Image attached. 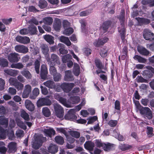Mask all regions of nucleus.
I'll list each match as a JSON object with an SVG mask.
<instances>
[{
	"instance_id": "61",
	"label": "nucleus",
	"mask_w": 154,
	"mask_h": 154,
	"mask_svg": "<svg viewBox=\"0 0 154 154\" xmlns=\"http://www.w3.org/2000/svg\"><path fill=\"white\" fill-rule=\"evenodd\" d=\"M137 82L138 83H147V80L144 79L142 76H138L137 78Z\"/></svg>"
},
{
	"instance_id": "51",
	"label": "nucleus",
	"mask_w": 154,
	"mask_h": 154,
	"mask_svg": "<svg viewBox=\"0 0 154 154\" xmlns=\"http://www.w3.org/2000/svg\"><path fill=\"white\" fill-rule=\"evenodd\" d=\"M142 3L144 5L149 4L150 6H154V0H142Z\"/></svg>"
},
{
	"instance_id": "56",
	"label": "nucleus",
	"mask_w": 154,
	"mask_h": 154,
	"mask_svg": "<svg viewBox=\"0 0 154 154\" xmlns=\"http://www.w3.org/2000/svg\"><path fill=\"white\" fill-rule=\"evenodd\" d=\"M30 24L35 25L36 26L38 24L39 22L38 20L35 17H33L28 21Z\"/></svg>"
},
{
	"instance_id": "30",
	"label": "nucleus",
	"mask_w": 154,
	"mask_h": 154,
	"mask_svg": "<svg viewBox=\"0 0 154 154\" xmlns=\"http://www.w3.org/2000/svg\"><path fill=\"white\" fill-rule=\"evenodd\" d=\"M42 53L45 55H46L48 54L49 49L48 46L46 44H42L40 47Z\"/></svg>"
},
{
	"instance_id": "1",
	"label": "nucleus",
	"mask_w": 154,
	"mask_h": 154,
	"mask_svg": "<svg viewBox=\"0 0 154 154\" xmlns=\"http://www.w3.org/2000/svg\"><path fill=\"white\" fill-rule=\"evenodd\" d=\"M138 109L142 115L145 116L148 119H150L152 118V113L151 110L149 107L141 106Z\"/></svg>"
},
{
	"instance_id": "29",
	"label": "nucleus",
	"mask_w": 154,
	"mask_h": 154,
	"mask_svg": "<svg viewBox=\"0 0 154 154\" xmlns=\"http://www.w3.org/2000/svg\"><path fill=\"white\" fill-rule=\"evenodd\" d=\"M73 72L74 75L78 76L80 73V67L79 65L76 63H74L73 67Z\"/></svg>"
},
{
	"instance_id": "31",
	"label": "nucleus",
	"mask_w": 154,
	"mask_h": 154,
	"mask_svg": "<svg viewBox=\"0 0 154 154\" xmlns=\"http://www.w3.org/2000/svg\"><path fill=\"white\" fill-rule=\"evenodd\" d=\"M132 148L131 145L128 144H121L119 146V148L122 151H125L131 149Z\"/></svg>"
},
{
	"instance_id": "36",
	"label": "nucleus",
	"mask_w": 154,
	"mask_h": 154,
	"mask_svg": "<svg viewBox=\"0 0 154 154\" xmlns=\"http://www.w3.org/2000/svg\"><path fill=\"white\" fill-rule=\"evenodd\" d=\"M44 39L50 45L54 43V37L50 35H45L44 36Z\"/></svg>"
},
{
	"instance_id": "33",
	"label": "nucleus",
	"mask_w": 154,
	"mask_h": 154,
	"mask_svg": "<svg viewBox=\"0 0 154 154\" xmlns=\"http://www.w3.org/2000/svg\"><path fill=\"white\" fill-rule=\"evenodd\" d=\"M95 64L96 66L99 69H102L103 68V65L101 61L98 58H96L95 59Z\"/></svg>"
},
{
	"instance_id": "23",
	"label": "nucleus",
	"mask_w": 154,
	"mask_h": 154,
	"mask_svg": "<svg viewBox=\"0 0 154 154\" xmlns=\"http://www.w3.org/2000/svg\"><path fill=\"white\" fill-rule=\"evenodd\" d=\"M49 152L51 154L56 153L58 150V147L55 145L51 144L48 148Z\"/></svg>"
},
{
	"instance_id": "22",
	"label": "nucleus",
	"mask_w": 154,
	"mask_h": 154,
	"mask_svg": "<svg viewBox=\"0 0 154 154\" xmlns=\"http://www.w3.org/2000/svg\"><path fill=\"white\" fill-rule=\"evenodd\" d=\"M85 148L90 151H92L94 149V143L91 141H86L84 145Z\"/></svg>"
},
{
	"instance_id": "24",
	"label": "nucleus",
	"mask_w": 154,
	"mask_h": 154,
	"mask_svg": "<svg viewBox=\"0 0 154 154\" xmlns=\"http://www.w3.org/2000/svg\"><path fill=\"white\" fill-rule=\"evenodd\" d=\"M103 150L105 151H108L114 149V145L108 143H104L103 147Z\"/></svg>"
},
{
	"instance_id": "55",
	"label": "nucleus",
	"mask_w": 154,
	"mask_h": 154,
	"mask_svg": "<svg viewBox=\"0 0 154 154\" xmlns=\"http://www.w3.org/2000/svg\"><path fill=\"white\" fill-rule=\"evenodd\" d=\"M100 54L102 57L103 58L105 57L107 55L108 51L105 49L102 48L101 49Z\"/></svg>"
},
{
	"instance_id": "49",
	"label": "nucleus",
	"mask_w": 154,
	"mask_h": 154,
	"mask_svg": "<svg viewBox=\"0 0 154 154\" xmlns=\"http://www.w3.org/2000/svg\"><path fill=\"white\" fill-rule=\"evenodd\" d=\"M53 79L55 82L60 81L61 79V75L59 73H56L53 75Z\"/></svg>"
},
{
	"instance_id": "63",
	"label": "nucleus",
	"mask_w": 154,
	"mask_h": 154,
	"mask_svg": "<svg viewBox=\"0 0 154 154\" xmlns=\"http://www.w3.org/2000/svg\"><path fill=\"white\" fill-rule=\"evenodd\" d=\"M8 93L11 95H14L16 94L17 91L14 88L10 87L8 89Z\"/></svg>"
},
{
	"instance_id": "57",
	"label": "nucleus",
	"mask_w": 154,
	"mask_h": 154,
	"mask_svg": "<svg viewBox=\"0 0 154 154\" xmlns=\"http://www.w3.org/2000/svg\"><path fill=\"white\" fill-rule=\"evenodd\" d=\"M93 44L95 46L98 47L100 46L103 45L104 43L103 40L99 39L97 41L95 40L93 43Z\"/></svg>"
},
{
	"instance_id": "7",
	"label": "nucleus",
	"mask_w": 154,
	"mask_h": 154,
	"mask_svg": "<svg viewBox=\"0 0 154 154\" xmlns=\"http://www.w3.org/2000/svg\"><path fill=\"white\" fill-rule=\"evenodd\" d=\"M10 83L15 86L18 90H21L23 89V85L18 82L16 79L11 78L9 80Z\"/></svg>"
},
{
	"instance_id": "21",
	"label": "nucleus",
	"mask_w": 154,
	"mask_h": 154,
	"mask_svg": "<svg viewBox=\"0 0 154 154\" xmlns=\"http://www.w3.org/2000/svg\"><path fill=\"white\" fill-rule=\"evenodd\" d=\"M112 23V22L108 20L104 22L102 24L101 28L104 32H106Z\"/></svg>"
},
{
	"instance_id": "60",
	"label": "nucleus",
	"mask_w": 154,
	"mask_h": 154,
	"mask_svg": "<svg viewBox=\"0 0 154 154\" xmlns=\"http://www.w3.org/2000/svg\"><path fill=\"white\" fill-rule=\"evenodd\" d=\"M58 101L60 103L63 104L66 107H68V105L67 103L66 100V99L61 97L58 99Z\"/></svg>"
},
{
	"instance_id": "5",
	"label": "nucleus",
	"mask_w": 154,
	"mask_h": 154,
	"mask_svg": "<svg viewBox=\"0 0 154 154\" xmlns=\"http://www.w3.org/2000/svg\"><path fill=\"white\" fill-rule=\"evenodd\" d=\"M75 109H70L68 111L67 113L65 115V119L73 121L76 120L77 116L75 115Z\"/></svg>"
},
{
	"instance_id": "32",
	"label": "nucleus",
	"mask_w": 154,
	"mask_h": 154,
	"mask_svg": "<svg viewBox=\"0 0 154 154\" xmlns=\"http://www.w3.org/2000/svg\"><path fill=\"white\" fill-rule=\"evenodd\" d=\"M133 58L135 60L137 61L140 63H145L146 62V59L138 55H135Z\"/></svg>"
},
{
	"instance_id": "40",
	"label": "nucleus",
	"mask_w": 154,
	"mask_h": 154,
	"mask_svg": "<svg viewBox=\"0 0 154 154\" xmlns=\"http://www.w3.org/2000/svg\"><path fill=\"white\" fill-rule=\"evenodd\" d=\"M21 73L27 79H31L32 75L28 70L26 69H24L21 72Z\"/></svg>"
},
{
	"instance_id": "19",
	"label": "nucleus",
	"mask_w": 154,
	"mask_h": 154,
	"mask_svg": "<svg viewBox=\"0 0 154 154\" xmlns=\"http://www.w3.org/2000/svg\"><path fill=\"white\" fill-rule=\"evenodd\" d=\"M137 50L141 55L147 56L149 55V51L145 48L142 46H139L137 48Z\"/></svg>"
},
{
	"instance_id": "64",
	"label": "nucleus",
	"mask_w": 154,
	"mask_h": 154,
	"mask_svg": "<svg viewBox=\"0 0 154 154\" xmlns=\"http://www.w3.org/2000/svg\"><path fill=\"white\" fill-rule=\"evenodd\" d=\"M117 123V120H111L109 121L108 124L111 127H114L116 126Z\"/></svg>"
},
{
	"instance_id": "35",
	"label": "nucleus",
	"mask_w": 154,
	"mask_h": 154,
	"mask_svg": "<svg viewBox=\"0 0 154 154\" xmlns=\"http://www.w3.org/2000/svg\"><path fill=\"white\" fill-rule=\"evenodd\" d=\"M8 120L4 116H0V125H4L7 127L8 125Z\"/></svg>"
},
{
	"instance_id": "50",
	"label": "nucleus",
	"mask_w": 154,
	"mask_h": 154,
	"mask_svg": "<svg viewBox=\"0 0 154 154\" xmlns=\"http://www.w3.org/2000/svg\"><path fill=\"white\" fill-rule=\"evenodd\" d=\"M73 32V29L71 27H69L64 29L63 34L69 36Z\"/></svg>"
},
{
	"instance_id": "38",
	"label": "nucleus",
	"mask_w": 154,
	"mask_h": 154,
	"mask_svg": "<svg viewBox=\"0 0 154 154\" xmlns=\"http://www.w3.org/2000/svg\"><path fill=\"white\" fill-rule=\"evenodd\" d=\"M143 75L147 79H150L153 76L152 74L149 70H145L143 73Z\"/></svg>"
},
{
	"instance_id": "26",
	"label": "nucleus",
	"mask_w": 154,
	"mask_h": 154,
	"mask_svg": "<svg viewBox=\"0 0 154 154\" xmlns=\"http://www.w3.org/2000/svg\"><path fill=\"white\" fill-rule=\"evenodd\" d=\"M50 60L51 63H56L58 64H60V63L59 57L57 55L54 54L51 55V59Z\"/></svg>"
},
{
	"instance_id": "62",
	"label": "nucleus",
	"mask_w": 154,
	"mask_h": 154,
	"mask_svg": "<svg viewBox=\"0 0 154 154\" xmlns=\"http://www.w3.org/2000/svg\"><path fill=\"white\" fill-rule=\"evenodd\" d=\"M28 10L29 12L34 13L38 12L39 11L34 6L32 5L29 6L28 8Z\"/></svg>"
},
{
	"instance_id": "18",
	"label": "nucleus",
	"mask_w": 154,
	"mask_h": 154,
	"mask_svg": "<svg viewBox=\"0 0 154 154\" xmlns=\"http://www.w3.org/2000/svg\"><path fill=\"white\" fill-rule=\"evenodd\" d=\"M61 26V23L60 20L57 18L55 19L53 25L54 29L56 31H59L60 29Z\"/></svg>"
},
{
	"instance_id": "58",
	"label": "nucleus",
	"mask_w": 154,
	"mask_h": 154,
	"mask_svg": "<svg viewBox=\"0 0 154 154\" xmlns=\"http://www.w3.org/2000/svg\"><path fill=\"white\" fill-rule=\"evenodd\" d=\"M70 134L72 136L76 138H79L80 135V133L77 131H71Z\"/></svg>"
},
{
	"instance_id": "43",
	"label": "nucleus",
	"mask_w": 154,
	"mask_h": 154,
	"mask_svg": "<svg viewBox=\"0 0 154 154\" xmlns=\"http://www.w3.org/2000/svg\"><path fill=\"white\" fill-rule=\"evenodd\" d=\"M38 5L40 8L44 9L47 7L48 3L45 0H40L39 1Z\"/></svg>"
},
{
	"instance_id": "42",
	"label": "nucleus",
	"mask_w": 154,
	"mask_h": 154,
	"mask_svg": "<svg viewBox=\"0 0 154 154\" xmlns=\"http://www.w3.org/2000/svg\"><path fill=\"white\" fill-rule=\"evenodd\" d=\"M43 22L45 24L50 25L52 24L53 19L51 17H46L43 19Z\"/></svg>"
},
{
	"instance_id": "11",
	"label": "nucleus",
	"mask_w": 154,
	"mask_h": 154,
	"mask_svg": "<svg viewBox=\"0 0 154 154\" xmlns=\"http://www.w3.org/2000/svg\"><path fill=\"white\" fill-rule=\"evenodd\" d=\"M135 19L137 21L138 24L140 26L146 25L150 23L149 19L143 17H136Z\"/></svg>"
},
{
	"instance_id": "12",
	"label": "nucleus",
	"mask_w": 154,
	"mask_h": 154,
	"mask_svg": "<svg viewBox=\"0 0 154 154\" xmlns=\"http://www.w3.org/2000/svg\"><path fill=\"white\" fill-rule=\"evenodd\" d=\"M15 51L19 53L26 54L28 51L27 47L23 45H17L15 47Z\"/></svg>"
},
{
	"instance_id": "53",
	"label": "nucleus",
	"mask_w": 154,
	"mask_h": 154,
	"mask_svg": "<svg viewBox=\"0 0 154 154\" xmlns=\"http://www.w3.org/2000/svg\"><path fill=\"white\" fill-rule=\"evenodd\" d=\"M35 68L36 73L38 74L39 73V68L40 66V62L36 60L35 62Z\"/></svg>"
},
{
	"instance_id": "34",
	"label": "nucleus",
	"mask_w": 154,
	"mask_h": 154,
	"mask_svg": "<svg viewBox=\"0 0 154 154\" xmlns=\"http://www.w3.org/2000/svg\"><path fill=\"white\" fill-rule=\"evenodd\" d=\"M55 83L53 81L48 80L44 82V85L48 88L53 89Z\"/></svg>"
},
{
	"instance_id": "54",
	"label": "nucleus",
	"mask_w": 154,
	"mask_h": 154,
	"mask_svg": "<svg viewBox=\"0 0 154 154\" xmlns=\"http://www.w3.org/2000/svg\"><path fill=\"white\" fill-rule=\"evenodd\" d=\"M60 46L61 47L59 49V51L60 53L63 54H67L68 52V51L67 50L65 49V45L63 44H61Z\"/></svg>"
},
{
	"instance_id": "20",
	"label": "nucleus",
	"mask_w": 154,
	"mask_h": 154,
	"mask_svg": "<svg viewBox=\"0 0 154 154\" xmlns=\"http://www.w3.org/2000/svg\"><path fill=\"white\" fill-rule=\"evenodd\" d=\"M25 104L26 108L28 110L31 111H32L34 110V105L30 100H26Z\"/></svg>"
},
{
	"instance_id": "48",
	"label": "nucleus",
	"mask_w": 154,
	"mask_h": 154,
	"mask_svg": "<svg viewBox=\"0 0 154 154\" xmlns=\"http://www.w3.org/2000/svg\"><path fill=\"white\" fill-rule=\"evenodd\" d=\"M11 66L13 68H14L20 69H22L24 66L22 63H12Z\"/></svg>"
},
{
	"instance_id": "27",
	"label": "nucleus",
	"mask_w": 154,
	"mask_h": 154,
	"mask_svg": "<svg viewBox=\"0 0 154 154\" xmlns=\"http://www.w3.org/2000/svg\"><path fill=\"white\" fill-rule=\"evenodd\" d=\"M119 32L120 33L121 38L122 42H124L125 38V29L124 27L120 29L119 27H118Z\"/></svg>"
},
{
	"instance_id": "16",
	"label": "nucleus",
	"mask_w": 154,
	"mask_h": 154,
	"mask_svg": "<svg viewBox=\"0 0 154 154\" xmlns=\"http://www.w3.org/2000/svg\"><path fill=\"white\" fill-rule=\"evenodd\" d=\"M65 74L64 79L65 81L71 82L74 80V78L71 71L67 70L65 72Z\"/></svg>"
},
{
	"instance_id": "45",
	"label": "nucleus",
	"mask_w": 154,
	"mask_h": 154,
	"mask_svg": "<svg viewBox=\"0 0 154 154\" xmlns=\"http://www.w3.org/2000/svg\"><path fill=\"white\" fill-rule=\"evenodd\" d=\"M146 129V134L148 137L149 138L152 137L153 135V128L151 127L147 126Z\"/></svg>"
},
{
	"instance_id": "10",
	"label": "nucleus",
	"mask_w": 154,
	"mask_h": 154,
	"mask_svg": "<svg viewBox=\"0 0 154 154\" xmlns=\"http://www.w3.org/2000/svg\"><path fill=\"white\" fill-rule=\"evenodd\" d=\"M19 55L16 53L10 54L8 56V59L10 62L17 63L19 60Z\"/></svg>"
},
{
	"instance_id": "4",
	"label": "nucleus",
	"mask_w": 154,
	"mask_h": 154,
	"mask_svg": "<svg viewBox=\"0 0 154 154\" xmlns=\"http://www.w3.org/2000/svg\"><path fill=\"white\" fill-rule=\"evenodd\" d=\"M54 107L56 116L60 118H62L63 116L64 113L63 108L58 103L54 104Z\"/></svg>"
},
{
	"instance_id": "14",
	"label": "nucleus",
	"mask_w": 154,
	"mask_h": 154,
	"mask_svg": "<svg viewBox=\"0 0 154 154\" xmlns=\"http://www.w3.org/2000/svg\"><path fill=\"white\" fill-rule=\"evenodd\" d=\"M8 147V152L9 153H14L17 151L16 143L14 142H12L9 143Z\"/></svg>"
},
{
	"instance_id": "37",
	"label": "nucleus",
	"mask_w": 154,
	"mask_h": 154,
	"mask_svg": "<svg viewBox=\"0 0 154 154\" xmlns=\"http://www.w3.org/2000/svg\"><path fill=\"white\" fill-rule=\"evenodd\" d=\"M4 72L7 74L13 76H15L17 74V70L12 69L5 70Z\"/></svg>"
},
{
	"instance_id": "46",
	"label": "nucleus",
	"mask_w": 154,
	"mask_h": 154,
	"mask_svg": "<svg viewBox=\"0 0 154 154\" xmlns=\"http://www.w3.org/2000/svg\"><path fill=\"white\" fill-rule=\"evenodd\" d=\"M8 62L7 60L5 58L0 59V66L3 67H7L8 66Z\"/></svg>"
},
{
	"instance_id": "9",
	"label": "nucleus",
	"mask_w": 154,
	"mask_h": 154,
	"mask_svg": "<svg viewBox=\"0 0 154 154\" xmlns=\"http://www.w3.org/2000/svg\"><path fill=\"white\" fill-rule=\"evenodd\" d=\"M48 73V69L46 66L42 64L41 67L40 77L42 79L45 80L46 79Z\"/></svg>"
},
{
	"instance_id": "6",
	"label": "nucleus",
	"mask_w": 154,
	"mask_h": 154,
	"mask_svg": "<svg viewBox=\"0 0 154 154\" xmlns=\"http://www.w3.org/2000/svg\"><path fill=\"white\" fill-rule=\"evenodd\" d=\"M143 35L144 38L146 40L150 41L154 40V34L149 29H144Z\"/></svg>"
},
{
	"instance_id": "17",
	"label": "nucleus",
	"mask_w": 154,
	"mask_h": 154,
	"mask_svg": "<svg viewBox=\"0 0 154 154\" xmlns=\"http://www.w3.org/2000/svg\"><path fill=\"white\" fill-rule=\"evenodd\" d=\"M29 33L31 35L37 34L38 30L37 27L34 25L29 24L28 27Z\"/></svg>"
},
{
	"instance_id": "2",
	"label": "nucleus",
	"mask_w": 154,
	"mask_h": 154,
	"mask_svg": "<svg viewBox=\"0 0 154 154\" xmlns=\"http://www.w3.org/2000/svg\"><path fill=\"white\" fill-rule=\"evenodd\" d=\"M52 104L51 100L48 97L41 98L37 102V105L38 107L44 106H49Z\"/></svg>"
},
{
	"instance_id": "59",
	"label": "nucleus",
	"mask_w": 154,
	"mask_h": 154,
	"mask_svg": "<svg viewBox=\"0 0 154 154\" xmlns=\"http://www.w3.org/2000/svg\"><path fill=\"white\" fill-rule=\"evenodd\" d=\"M80 99L79 97L78 96H73L70 97V100L72 104L78 103Z\"/></svg>"
},
{
	"instance_id": "25",
	"label": "nucleus",
	"mask_w": 154,
	"mask_h": 154,
	"mask_svg": "<svg viewBox=\"0 0 154 154\" xmlns=\"http://www.w3.org/2000/svg\"><path fill=\"white\" fill-rule=\"evenodd\" d=\"M43 131L46 136L49 137H51L52 135H54L55 134V131L53 128L48 129L45 128L44 129Z\"/></svg>"
},
{
	"instance_id": "15",
	"label": "nucleus",
	"mask_w": 154,
	"mask_h": 154,
	"mask_svg": "<svg viewBox=\"0 0 154 154\" xmlns=\"http://www.w3.org/2000/svg\"><path fill=\"white\" fill-rule=\"evenodd\" d=\"M31 87L29 85H26L23 93L22 96L23 98H26L28 97L31 91Z\"/></svg>"
},
{
	"instance_id": "28",
	"label": "nucleus",
	"mask_w": 154,
	"mask_h": 154,
	"mask_svg": "<svg viewBox=\"0 0 154 154\" xmlns=\"http://www.w3.org/2000/svg\"><path fill=\"white\" fill-rule=\"evenodd\" d=\"M60 41L67 46H70L71 45V43L68 37H66L63 36H61L60 38Z\"/></svg>"
},
{
	"instance_id": "39",
	"label": "nucleus",
	"mask_w": 154,
	"mask_h": 154,
	"mask_svg": "<svg viewBox=\"0 0 154 154\" xmlns=\"http://www.w3.org/2000/svg\"><path fill=\"white\" fill-rule=\"evenodd\" d=\"M42 112L44 116L46 117H49L51 115L50 109L47 107H45L42 108Z\"/></svg>"
},
{
	"instance_id": "44",
	"label": "nucleus",
	"mask_w": 154,
	"mask_h": 154,
	"mask_svg": "<svg viewBox=\"0 0 154 154\" xmlns=\"http://www.w3.org/2000/svg\"><path fill=\"white\" fill-rule=\"evenodd\" d=\"M55 142L60 145H63L64 143L63 138L61 136H57L55 138Z\"/></svg>"
},
{
	"instance_id": "47",
	"label": "nucleus",
	"mask_w": 154,
	"mask_h": 154,
	"mask_svg": "<svg viewBox=\"0 0 154 154\" xmlns=\"http://www.w3.org/2000/svg\"><path fill=\"white\" fill-rule=\"evenodd\" d=\"M20 116L25 120L28 121L30 119L29 115L24 110L21 111Z\"/></svg>"
},
{
	"instance_id": "3",
	"label": "nucleus",
	"mask_w": 154,
	"mask_h": 154,
	"mask_svg": "<svg viewBox=\"0 0 154 154\" xmlns=\"http://www.w3.org/2000/svg\"><path fill=\"white\" fill-rule=\"evenodd\" d=\"M44 138L42 136L37 135L35 137V140L33 143L32 147L35 149H38L42 145Z\"/></svg>"
},
{
	"instance_id": "41",
	"label": "nucleus",
	"mask_w": 154,
	"mask_h": 154,
	"mask_svg": "<svg viewBox=\"0 0 154 154\" xmlns=\"http://www.w3.org/2000/svg\"><path fill=\"white\" fill-rule=\"evenodd\" d=\"M6 130L0 126V140L4 139L6 137Z\"/></svg>"
},
{
	"instance_id": "13",
	"label": "nucleus",
	"mask_w": 154,
	"mask_h": 154,
	"mask_svg": "<svg viewBox=\"0 0 154 154\" xmlns=\"http://www.w3.org/2000/svg\"><path fill=\"white\" fill-rule=\"evenodd\" d=\"M17 42L24 44H27L30 42V39L29 37H22L18 35L16 38Z\"/></svg>"
},
{
	"instance_id": "8",
	"label": "nucleus",
	"mask_w": 154,
	"mask_h": 154,
	"mask_svg": "<svg viewBox=\"0 0 154 154\" xmlns=\"http://www.w3.org/2000/svg\"><path fill=\"white\" fill-rule=\"evenodd\" d=\"M74 84L72 83L63 82L61 83L62 90L64 92L69 93L73 88Z\"/></svg>"
},
{
	"instance_id": "52",
	"label": "nucleus",
	"mask_w": 154,
	"mask_h": 154,
	"mask_svg": "<svg viewBox=\"0 0 154 154\" xmlns=\"http://www.w3.org/2000/svg\"><path fill=\"white\" fill-rule=\"evenodd\" d=\"M54 88L53 89L57 92H60L62 90L61 87V84H60L59 83H57L56 84L55 83Z\"/></svg>"
}]
</instances>
